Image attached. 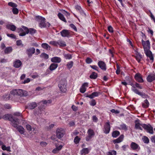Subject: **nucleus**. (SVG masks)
<instances>
[{
    "instance_id": "nucleus-1",
    "label": "nucleus",
    "mask_w": 155,
    "mask_h": 155,
    "mask_svg": "<svg viewBox=\"0 0 155 155\" xmlns=\"http://www.w3.org/2000/svg\"><path fill=\"white\" fill-rule=\"evenodd\" d=\"M3 119L4 120H8L11 121L12 124V126L14 127L17 126V122H18L19 119L15 117H13L11 114H6L4 115Z\"/></svg>"
},
{
    "instance_id": "nucleus-2",
    "label": "nucleus",
    "mask_w": 155,
    "mask_h": 155,
    "mask_svg": "<svg viewBox=\"0 0 155 155\" xmlns=\"http://www.w3.org/2000/svg\"><path fill=\"white\" fill-rule=\"evenodd\" d=\"M10 94L11 95H12V96L18 95L21 96H26L28 95V94L26 91L19 89L12 90L10 91Z\"/></svg>"
},
{
    "instance_id": "nucleus-3",
    "label": "nucleus",
    "mask_w": 155,
    "mask_h": 155,
    "mask_svg": "<svg viewBox=\"0 0 155 155\" xmlns=\"http://www.w3.org/2000/svg\"><path fill=\"white\" fill-rule=\"evenodd\" d=\"M21 27L24 29L25 32H23L21 33H20L19 34L20 36H25L26 34H28L29 33L31 35H32L35 33L36 32V30L34 28H30L28 29L27 27L23 25H22Z\"/></svg>"
},
{
    "instance_id": "nucleus-4",
    "label": "nucleus",
    "mask_w": 155,
    "mask_h": 155,
    "mask_svg": "<svg viewBox=\"0 0 155 155\" xmlns=\"http://www.w3.org/2000/svg\"><path fill=\"white\" fill-rule=\"evenodd\" d=\"M65 134V130L63 128H58L56 130V136L57 138L59 139H60L63 137Z\"/></svg>"
},
{
    "instance_id": "nucleus-5",
    "label": "nucleus",
    "mask_w": 155,
    "mask_h": 155,
    "mask_svg": "<svg viewBox=\"0 0 155 155\" xmlns=\"http://www.w3.org/2000/svg\"><path fill=\"white\" fill-rule=\"evenodd\" d=\"M36 19L37 21L39 22V26L41 28H45L46 26L45 23V19L44 18L40 16L36 17Z\"/></svg>"
},
{
    "instance_id": "nucleus-6",
    "label": "nucleus",
    "mask_w": 155,
    "mask_h": 155,
    "mask_svg": "<svg viewBox=\"0 0 155 155\" xmlns=\"http://www.w3.org/2000/svg\"><path fill=\"white\" fill-rule=\"evenodd\" d=\"M141 127H142L147 132L151 134H153V128L150 124H149L148 125H147L145 124H143L141 125Z\"/></svg>"
},
{
    "instance_id": "nucleus-7",
    "label": "nucleus",
    "mask_w": 155,
    "mask_h": 155,
    "mask_svg": "<svg viewBox=\"0 0 155 155\" xmlns=\"http://www.w3.org/2000/svg\"><path fill=\"white\" fill-rule=\"evenodd\" d=\"M87 133L88 135L86 137L85 140L87 141H88L91 140L92 138L94 137L95 133L93 130L89 129L87 130Z\"/></svg>"
},
{
    "instance_id": "nucleus-8",
    "label": "nucleus",
    "mask_w": 155,
    "mask_h": 155,
    "mask_svg": "<svg viewBox=\"0 0 155 155\" xmlns=\"http://www.w3.org/2000/svg\"><path fill=\"white\" fill-rule=\"evenodd\" d=\"M110 130V122L108 120L106 122L104 125V128L103 129V132L105 134H108L109 133Z\"/></svg>"
},
{
    "instance_id": "nucleus-9",
    "label": "nucleus",
    "mask_w": 155,
    "mask_h": 155,
    "mask_svg": "<svg viewBox=\"0 0 155 155\" xmlns=\"http://www.w3.org/2000/svg\"><path fill=\"white\" fill-rule=\"evenodd\" d=\"M8 5L9 6L13 7L12 10L13 14L17 15L18 14L19 12L18 10L16 8L17 6L16 4L12 2H9L8 3Z\"/></svg>"
},
{
    "instance_id": "nucleus-10",
    "label": "nucleus",
    "mask_w": 155,
    "mask_h": 155,
    "mask_svg": "<svg viewBox=\"0 0 155 155\" xmlns=\"http://www.w3.org/2000/svg\"><path fill=\"white\" fill-rule=\"evenodd\" d=\"M58 86L60 88V90L62 92L65 93L67 91V87L66 84L62 81H61L58 84Z\"/></svg>"
},
{
    "instance_id": "nucleus-11",
    "label": "nucleus",
    "mask_w": 155,
    "mask_h": 155,
    "mask_svg": "<svg viewBox=\"0 0 155 155\" xmlns=\"http://www.w3.org/2000/svg\"><path fill=\"white\" fill-rule=\"evenodd\" d=\"M35 48L34 47H30L26 49L25 53L28 57L31 58L33 54L35 53Z\"/></svg>"
},
{
    "instance_id": "nucleus-12",
    "label": "nucleus",
    "mask_w": 155,
    "mask_h": 155,
    "mask_svg": "<svg viewBox=\"0 0 155 155\" xmlns=\"http://www.w3.org/2000/svg\"><path fill=\"white\" fill-rule=\"evenodd\" d=\"M71 32L70 30L63 29L60 32V34L63 37H69L71 35Z\"/></svg>"
},
{
    "instance_id": "nucleus-13",
    "label": "nucleus",
    "mask_w": 155,
    "mask_h": 155,
    "mask_svg": "<svg viewBox=\"0 0 155 155\" xmlns=\"http://www.w3.org/2000/svg\"><path fill=\"white\" fill-rule=\"evenodd\" d=\"M134 78L135 80L139 83H142L144 82L142 75L139 73H136L134 76Z\"/></svg>"
},
{
    "instance_id": "nucleus-14",
    "label": "nucleus",
    "mask_w": 155,
    "mask_h": 155,
    "mask_svg": "<svg viewBox=\"0 0 155 155\" xmlns=\"http://www.w3.org/2000/svg\"><path fill=\"white\" fill-rule=\"evenodd\" d=\"M132 91L135 94L141 96L143 98H146L149 97L148 95L143 92H140L137 89H133Z\"/></svg>"
},
{
    "instance_id": "nucleus-15",
    "label": "nucleus",
    "mask_w": 155,
    "mask_h": 155,
    "mask_svg": "<svg viewBox=\"0 0 155 155\" xmlns=\"http://www.w3.org/2000/svg\"><path fill=\"white\" fill-rule=\"evenodd\" d=\"M97 65L102 70L104 71L106 70V64L104 61H99L97 63Z\"/></svg>"
},
{
    "instance_id": "nucleus-16",
    "label": "nucleus",
    "mask_w": 155,
    "mask_h": 155,
    "mask_svg": "<svg viewBox=\"0 0 155 155\" xmlns=\"http://www.w3.org/2000/svg\"><path fill=\"white\" fill-rule=\"evenodd\" d=\"M142 44L143 46L144 50L145 48H150V42L149 40H147L146 41H144L143 39L141 41Z\"/></svg>"
},
{
    "instance_id": "nucleus-17",
    "label": "nucleus",
    "mask_w": 155,
    "mask_h": 155,
    "mask_svg": "<svg viewBox=\"0 0 155 155\" xmlns=\"http://www.w3.org/2000/svg\"><path fill=\"white\" fill-rule=\"evenodd\" d=\"M124 136V135L122 134L117 138L113 140V143L114 144L118 143L121 142L123 140Z\"/></svg>"
},
{
    "instance_id": "nucleus-18",
    "label": "nucleus",
    "mask_w": 155,
    "mask_h": 155,
    "mask_svg": "<svg viewBox=\"0 0 155 155\" xmlns=\"http://www.w3.org/2000/svg\"><path fill=\"white\" fill-rule=\"evenodd\" d=\"M37 106V104L35 102H32L31 103L28 104L27 105V107L29 109H34Z\"/></svg>"
},
{
    "instance_id": "nucleus-19",
    "label": "nucleus",
    "mask_w": 155,
    "mask_h": 155,
    "mask_svg": "<svg viewBox=\"0 0 155 155\" xmlns=\"http://www.w3.org/2000/svg\"><path fill=\"white\" fill-rule=\"evenodd\" d=\"M140 120H136L135 121V129H139L140 130H143V129L142 128L140 127L141 126V125L142 124H140L139 122Z\"/></svg>"
},
{
    "instance_id": "nucleus-20",
    "label": "nucleus",
    "mask_w": 155,
    "mask_h": 155,
    "mask_svg": "<svg viewBox=\"0 0 155 155\" xmlns=\"http://www.w3.org/2000/svg\"><path fill=\"white\" fill-rule=\"evenodd\" d=\"M14 66L17 68H19L22 65V62L19 59H16L13 63Z\"/></svg>"
},
{
    "instance_id": "nucleus-21",
    "label": "nucleus",
    "mask_w": 155,
    "mask_h": 155,
    "mask_svg": "<svg viewBox=\"0 0 155 155\" xmlns=\"http://www.w3.org/2000/svg\"><path fill=\"white\" fill-rule=\"evenodd\" d=\"M17 123V126L15 128H16L19 131L20 134H24L25 133V129L24 128L21 126L18 125V121Z\"/></svg>"
},
{
    "instance_id": "nucleus-22",
    "label": "nucleus",
    "mask_w": 155,
    "mask_h": 155,
    "mask_svg": "<svg viewBox=\"0 0 155 155\" xmlns=\"http://www.w3.org/2000/svg\"><path fill=\"white\" fill-rule=\"evenodd\" d=\"M147 81L149 82H151L155 80V74H150L147 78Z\"/></svg>"
},
{
    "instance_id": "nucleus-23",
    "label": "nucleus",
    "mask_w": 155,
    "mask_h": 155,
    "mask_svg": "<svg viewBox=\"0 0 155 155\" xmlns=\"http://www.w3.org/2000/svg\"><path fill=\"white\" fill-rule=\"evenodd\" d=\"M2 98L5 101H7L10 99L12 100L13 98V96L12 95H11V94H10V93L8 95V94H5L4 95L2 96Z\"/></svg>"
},
{
    "instance_id": "nucleus-24",
    "label": "nucleus",
    "mask_w": 155,
    "mask_h": 155,
    "mask_svg": "<svg viewBox=\"0 0 155 155\" xmlns=\"http://www.w3.org/2000/svg\"><path fill=\"white\" fill-rule=\"evenodd\" d=\"M56 148L54 149L52 152L54 153H58V151L60 150L63 147L62 145H60L58 146H57V144L55 145Z\"/></svg>"
},
{
    "instance_id": "nucleus-25",
    "label": "nucleus",
    "mask_w": 155,
    "mask_h": 155,
    "mask_svg": "<svg viewBox=\"0 0 155 155\" xmlns=\"http://www.w3.org/2000/svg\"><path fill=\"white\" fill-rule=\"evenodd\" d=\"M90 149H89L88 148H83L80 151L81 155H85L88 154L90 152Z\"/></svg>"
},
{
    "instance_id": "nucleus-26",
    "label": "nucleus",
    "mask_w": 155,
    "mask_h": 155,
    "mask_svg": "<svg viewBox=\"0 0 155 155\" xmlns=\"http://www.w3.org/2000/svg\"><path fill=\"white\" fill-rule=\"evenodd\" d=\"M130 147L133 150H135L140 148L139 146L137 143L134 142H132L130 144Z\"/></svg>"
},
{
    "instance_id": "nucleus-27",
    "label": "nucleus",
    "mask_w": 155,
    "mask_h": 155,
    "mask_svg": "<svg viewBox=\"0 0 155 155\" xmlns=\"http://www.w3.org/2000/svg\"><path fill=\"white\" fill-rule=\"evenodd\" d=\"M58 64L55 63L51 64L49 68V69L51 71L55 70L58 67Z\"/></svg>"
},
{
    "instance_id": "nucleus-28",
    "label": "nucleus",
    "mask_w": 155,
    "mask_h": 155,
    "mask_svg": "<svg viewBox=\"0 0 155 155\" xmlns=\"http://www.w3.org/2000/svg\"><path fill=\"white\" fill-rule=\"evenodd\" d=\"M61 61V58L57 57H53L51 59V61L54 63H59Z\"/></svg>"
},
{
    "instance_id": "nucleus-29",
    "label": "nucleus",
    "mask_w": 155,
    "mask_h": 155,
    "mask_svg": "<svg viewBox=\"0 0 155 155\" xmlns=\"http://www.w3.org/2000/svg\"><path fill=\"white\" fill-rule=\"evenodd\" d=\"M150 105V103L147 99L145 100L143 103L142 104V107L145 108H147Z\"/></svg>"
},
{
    "instance_id": "nucleus-30",
    "label": "nucleus",
    "mask_w": 155,
    "mask_h": 155,
    "mask_svg": "<svg viewBox=\"0 0 155 155\" xmlns=\"http://www.w3.org/2000/svg\"><path fill=\"white\" fill-rule=\"evenodd\" d=\"M135 58L138 62L140 63L142 58V55L138 52H137Z\"/></svg>"
},
{
    "instance_id": "nucleus-31",
    "label": "nucleus",
    "mask_w": 155,
    "mask_h": 155,
    "mask_svg": "<svg viewBox=\"0 0 155 155\" xmlns=\"http://www.w3.org/2000/svg\"><path fill=\"white\" fill-rule=\"evenodd\" d=\"M6 28L13 31H15L16 29V27L13 25H6Z\"/></svg>"
},
{
    "instance_id": "nucleus-32",
    "label": "nucleus",
    "mask_w": 155,
    "mask_h": 155,
    "mask_svg": "<svg viewBox=\"0 0 155 155\" xmlns=\"http://www.w3.org/2000/svg\"><path fill=\"white\" fill-rule=\"evenodd\" d=\"M100 94V93L99 92H94L92 93L89 96L90 98L92 99L94 97H98Z\"/></svg>"
},
{
    "instance_id": "nucleus-33",
    "label": "nucleus",
    "mask_w": 155,
    "mask_h": 155,
    "mask_svg": "<svg viewBox=\"0 0 155 155\" xmlns=\"http://www.w3.org/2000/svg\"><path fill=\"white\" fill-rule=\"evenodd\" d=\"M58 16L59 18L61 20V21H63L65 23L67 22V21H66L65 18H64V16L62 14H61L60 13H59L58 14Z\"/></svg>"
},
{
    "instance_id": "nucleus-34",
    "label": "nucleus",
    "mask_w": 155,
    "mask_h": 155,
    "mask_svg": "<svg viewBox=\"0 0 155 155\" xmlns=\"http://www.w3.org/2000/svg\"><path fill=\"white\" fill-rule=\"evenodd\" d=\"M120 134V132L119 131L115 130L112 132V136L114 138L117 137Z\"/></svg>"
},
{
    "instance_id": "nucleus-35",
    "label": "nucleus",
    "mask_w": 155,
    "mask_h": 155,
    "mask_svg": "<svg viewBox=\"0 0 155 155\" xmlns=\"http://www.w3.org/2000/svg\"><path fill=\"white\" fill-rule=\"evenodd\" d=\"M12 51V47H8L5 48L4 50V52L5 54H8L11 53Z\"/></svg>"
},
{
    "instance_id": "nucleus-36",
    "label": "nucleus",
    "mask_w": 155,
    "mask_h": 155,
    "mask_svg": "<svg viewBox=\"0 0 155 155\" xmlns=\"http://www.w3.org/2000/svg\"><path fill=\"white\" fill-rule=\"evenodd\" d=\"M97 77V74L94 72H93L91 74L89 77L91 79H96Z\"/></svg>"
},
{
    "instance_id": "nucleus-37",
    "label": "nucleus",
    "mask_w": 155,
    "mask_h": 155,
    "mask_svg": "<svg viewBox=\"0 0 155 155\" xmlns=\"http://www.w3.org/2000/svg\"><path fill=\"white\" fill-rule=\"evenodd\" d=\"M58 45H60V47H65L66 46L65 42L61 40L58 41Z\"/></svg>"
},
{
    "instance_id": "nucleus-38",
    "label": "nucleus",
    "mask_w": 155,
    "mask_h": 155,
    "mask_svg": "<svg viewBox=\"0 0 155 155\" xmlns=\"http://www.w3.org/2000/svg\"><path fill=\"white\" fill-rule=\"evenodd\" d=\"M41 109L40 107H38V109H35L34 110V114L36 115H38L41 113Z\"/></svg>"
},
{
    "instance_id": "nucleus-39",
    "label": "nucleus",
    "mask_w": 155,
    "mask_h": 155,
    "mask_svg": "<svg viewBox=\"0 0 155 155\" xmlns=\"http://www.w3.org/2000/svg\"><path fill=\"white\" fill-rule=\"evenodd\" d=\"M144 50V53L146 54V55L147 56L151 54L152 53L151 51L150 50L149 48H145V50Z\"/></svg>"
},
{
    "instance_id": "nucleus-40",
    "label": "nucleus",
    "mask_w": 155,
    "mask_h": 155,
    "mask_svg": "<svg viewBox=\"0 0 155 155\" xmlns=\"http://www.w3.org/2000/svg\"><path fill=\"white\" fill-rule=\"evenodd\" d=\"M74 63L72 61H71L68 63L67 64V66L69 69H70L73 66Z\"/></svg>"
},
{
    "instance_id": "nucleus-41",
    "label": "nucleus",
    "mask_w": 155,
    "mask_h": 155,
    "mask_svg": "<svg viewBox=\"0 0 155 155\" xmlns=\"http://www.w3.org/2000/svg\"><path fill=\"white\" fill-rule=\"evenodd\" d=\"M80 140L81 138L78 136H76L75 137L74 141L75 144H77L79 143Z\"/></svg>"
},
{
    "instance_id": "nucleus-42",
    "label": "nucleus",
    "mask_w": 155,
    "mask_h": 155,
    "mask_svg": "<svg viewBox=\"0 0 155 155\" xmlns=\"http://www.w3.org/2000/svg\"><path fill=\"white\" fill-rule=\"evenodd\" d=\"M40 56L41 58L45 59H47L49 58L48 55L44 52L42 53Z\"/></svg>"
},
{
    "instance_id": "nucleus-43",
    "label": "nucleus",
    "mask_w": 155,
    "mask_h": 155,
    "mask_svg": "<svg viewBox=\"0 0 155 155\" xmlns=\"http://www.w3.org/2000/svg\"><path fill=\"white\" fill-rule=\"evenodd\" d=\"M142 140L144 143H148L149 142V140L148 137L146 136H144L142 138Z\"/></svg>"
},
{
    "instance_id": "nucleus-44",
    "label": "nucleus",
    "mask_w": 155,
    "mask_h": 155,
    "mask_svg": "<svg viewBox=\"0 0 155 155\" xmlns=\"http://www.w3.org/2000/svg\"><path fill=\"white\" fill-rule=\"evenodd\" d=\"M120 127L122 130H127V126L126 124H123L120 125Z\"/></svg>"
},
{
    "instance_id": "nucleus-45",
    "label": "nucleus",
    "mask_w": 155,
    "mask_h": 155,
    "mask_svg": "<svg viewBox=\"0 0 155 155\" xmlns=\"http://www.w3.org/2000/svg\"><path fill=\"white\" fill-rule=\"evenodd\" d=\"M90 66L91 68H92L93 69H94L98 72H99V68L96 65H90Z\"/></svg>"
},
{
    "instance_id": "nucleus-46",
    "label": "nucleus",
    "mask_w": 155,
    "mask_h": 155,
    "mask_svg": "<svg viewBox=\"0 0 155 155\" xmlns=\"http://www.w3.org/2000/svg\"><path fill=\"white\" fill-rule=\"evenodd\" d=\"M41 47L44 49H47L48 48H50V47L47 43H43L41 44Z\"/></svg>"
},
{
    "instance_id": "nucleus-47",
    "label": "nucleus",
    "mask_w": 155,
    "mask_h": 155,
    "mask_svg": "<svg viewBox=\"0 0 155 155\" xmlns=\"http://www.w3.org/2000/svg\"><path fill=\"white\" fill-rule=\"evenodd\" d=\"M49 44L53 45L54 46H57L58 45V41H50L49 43Z\"/></svg>"
},
{
    "instance_id": "nucleus-48",
    "label": "nucleus",
    "mask_w": 155,
    "mask_h": 155,
    "mask_svg": "<svg viewBox=\"0 0 155 155\" xmlns=\"http://www.w3.org/2000/svg\"><path fill=\"white\" fill-rule=\"evenodd\" d=\"M134 86L135 87V88L137 87L140 89H142L143 88L142 86L140 84L136 82H135Z\"/></svg>"
},
{
    "instance_id": "nucleus-49",
    "label": "nucleus",
    "mask_w": 155,
    "mask_h": 155,
    "mask_svg": "<svg viewBox=\"0 0 155 155\" xmlns=\"http://www.w3.org/2000/svg\"><path fill=\"white\" fill-rule=\"evenodd\" d=\"M117 69L116 71V73L118 75L120 74V67L118 64H117Z\"/></svg>"
},
{
    "instance_id": "nucleus-50",
    "label": "nucleus",
    "mask_w": 155,
    "mask_h": 155,
    "mask_svg": "<svg viewBox=\"0 0 155 155\" xmlns=\"http://www.w3.org/2000/svg\"><path fill=\"white\" fill-rule=\"evenodd\" d=\"M51 101L50 100H48V101L46 100H44L43 101L41 102H40V103L42 102L43 103V104H49L50 103H51Z\"/></svg>"
},
{
    "instance_id": "nucleus-51",
    "label": "nucleus",
    "mask_w": 155,
    "mask_h": 155,
    "mask_svg": "<svg viewBox=\"0 0 155 155\" xmlns=\"http://www.w3.org/2000/svg\"><path fill=\"white\" fill-rule=\"evenodd\" d=\"M90 104L92 106H94L96 104V102L94 99H92L91 101L89 102Z\"/></svg>"
},
{
    "instance_id": "nucleus-52",
    "label": "nucleus",
    "mask_w": 155,
    "mask_h": 155,
    "mask_svg": "<svg viewBox=\"0 0 155 155\" xmlns=\"http://www.w3.org/2000/svg\"><path fill=\"white\" fill-rule=\"evenodd\" d=\"M64 57L66 59H70L72 58V55L70 54H65Z\"/></svg>"
},
{
    "instance_id": "nucleus-53",
    "label": "nucleus",
    "mask_w": 155,
    "mask_h": 155,
    "mask_svg": "<svg viewBox=\"0 0 155 155\" xmlns=\"http://www.w3.org/2000/svg\"><path fill=\"white\" fill-rule=\"evenodd\" d=\"M3 107L5 109H9L11 108V106L8 104H6L3 105Z\"/></svg>"
},
{
    "instance_id": "nucleus-54",
    "label": "nucleus",
    "mask_w": 155,
    "mask_h": 155,
    "mask_svg": "<svg viewBox=\"0 0 155 155\" xmlns=\"http://www.w3.org/2000/svg\"><path fill=\"white\" fill-rule=\"evenodd\" d=\"M80 92L82 93H84L85 91H86V87H84L81 86V87L80 88Z\"/></svg>"
},
{
    "instance_id": "nucleus-55",
    "label": "nucleus",
    "mask_w": 155,
    "mask_h": 155,
    "mask_svg": "<svg viewBox=\"0 0 155 155\" xmlns=\"http://www.w3.org/2000/svg\"><path fill=\"white\" fill-rule=\"evenodd\" d=\"M86 62L88 64H89L92 62V59L89 58H87L85 60Z\"/></svg>"
},
{
    "instance_id": "nucleus-56",
    "label": "nucleus",
    "mask_w": 155,
    "mask_h": 155,
    "mask_svg": "<svg viewBox=\"0 0 155 155\" xmlns=\"http://www.w3.org/2000/svg\"><path fill=\"white\" fill-rule=\"evenodd\" d=\"M7 35L8 37H10L11 38L13 39H15L16 38L15 36L13 34H7Z\"/></svg>"
},
{
    "instance_id": "nucleus-57",
    "label": "nucleus",
    "mask_w": 155,
    "mask_h": 155,
    "mask_svg": "<svg viewBox=\"0 0 155 155\" xmlns=\"http://www.w3.org/2000/svg\"><path fill=\"white\" fill-rule=\"evenodd\" d=\"M108 30L110 33H112L114 32L113 28L110 25L108 27Z\"/></svg>"
},
{
    "instance_id": "nucleus-58",
    "label": "nucleus",
    "mask_w": 155,
    "mask_h": 155,
    "mask_svg": "<svg viewBox=\"0 0 155 155\" xmlns=\"http://www.w3.org/2000/svg\"><path fill=\"white\" fill-rule=\"evenodd\" d=\"M16 45L18 46H19L21 45H22V46H23V45L22 44V41L21 40H19L16 41Z\"/></svg>"
},
{
    "instance_id": "nucleus-59",
    "label": "nucleus",
    "mask_w": 155,
    "mask_h": 155,
    "mask_svg": "<svg viewBox=\"0 0 155 155\" xmlns=\"http://www.w3.org/2000/svg\"><path fill=\"white\" fill-rule=\"evenodd\" d=\"M70 27L73 29L75 31H77V29L76 27L73 24H71L70 25Z\"/></svg>"
},
{
    "instance_id": "nucleus-60",
    "label": "nucleus",
    "mask_w": 155,
    "mask_h": 155,
    "mask_svg": "<svg viewBox=\"0 0 155 155\" xmlns=\"http://www.w3.org/2000/svg\"><path fill=\"white\" fill-rule=\"evenodd\" d=\"M110 111L112 113H114L115 114H118L120 113V111L119 110H115L114 109H112Z\"/></svg>"
},
{
    "instance_id": "nucleus-61",
    "label": "nucleus",
    "mask_w": 155,
    "mask_h": 155,
    "mask_svg": "<svg viewBox=\"0 0 155 155\" xmlns=\"http://www.w3.org/2000/svg\"><path fill=\"white\" fill-rule=\"evenodd\" d=\"M92 120L93 122H97L98 121V118L95 115H94L92 117Z\"/></svg>"
},
{
    "instance_id": "nucleus-62",
    "label": "nucleus",
    "mask_w": 155,
    "mask_h": 155,
    "mask_svg": "<svg viewBox=\"0 0 155 155\" xmlns=\"http://www.w3.org/2000/svg\"><path fill=\"white\" fill-rule=\"evenodd\" d=\"M147 57L150 58V60H151L152 61V62H153V61L154 58H153V56L152 54V53H151V54L149 55Z\"/></svg>"
},
{
    "instance_id": "nucleus-63",
    "label": "nucleus",
    "mask_w": 155,
    "mask_h": 155,
    "mask_svg": "<svg viewBox=\"0 0 155 155\" xmlns=\"http://www.w3.org/2000/svg\"><path fill=\"white\" fill-rule=\"evenodd\" d=\"M26 128L27 130L28 131H31L32 130V128L31 126L29 124L26 125Z\"/></svg>"
},
{
    "instance_id": "nucleus-64",
    "label": "nucleus",
    "mask_w": 155,
    "mask_h": 155,
    "mask_svg": "<svg viewBox=\"0 0 155 155\" xmlns=\"http://www.w3.org/2000/svg\"><path fill=\"white\" fill-rule=\"evenodd\" d=\"M150 140L152 142L155 143V135H153L151 137Z\"/></svg>"
}]
</instances>
